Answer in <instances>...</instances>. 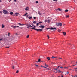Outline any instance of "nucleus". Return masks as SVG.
<instances>
[{"label":"nucleus","mask_w":77,"mask_h":77,"mask_svg":"<svg viewBox=\"0 0 77 77\" xmlns=\"http://www.w3.org/2000/svg\"><path fill=\"white\" fill-rule=\"evenodd\" d=\"M14 0L15 2H17V1H16L17 0Z\"/></svg>","instance_id":"nucleus-43"},{"label":"nucleus","mask_w":77,"mask_h":77,"mask_svg":"<svg viewBox=\"0 0 77 77\" xmlns=\"http://www.w3.org/2000/svg\"><path fill=\"white\" fill-rule=\"evenodd\" d=\"M47 36L48 37H49V36H48V35H47Z\"/></svg>","instance_id":"nucleus-60"},{"label":"nucleus","mask_w":77,"mask_h":77,"mask_svg":"<svg viewBox=\"0 0 77 77\" xmlns=\"http://www.w3.org/2000/svg\"><path fill=\"white\" fill-rule=\"evenodd\" d=\"M55 69L54 68V69Z\"/></svg>","instance_id":"nucleus-64"},{"label":"nucleus","mask_w":77,"mask_h":77,"mask_svg":"<svg viewBox=\"0 0 77 77\" xmlns=\"http://www.w3.org/2000/svg\"><path fill=\"white\" fill-rule=\"evenodd\" d=\"M19 70H17L16 72L18 74V72H19Z\"/></svg>","instance_id":"nucleus-24"},{"label":"nucleus","mask_w":77,"mask_h":77,"mask_svg":"<svg viewBox=\"0 0 77 77\" xmlns=\"http://www.w3.org/2000/svg\"><path fill=\"white\" fill-rule=\"evenodd\" d=\"M63 33L64 36H65V35H66V32H63Z\"/></svg>","instance_id":"nucleus-10"},{"label":"nucleus","mask_w":77,"mask_h":77,"mask_svg":"<svg viewBox=\"0 0 77 77\" xmlns=\"http://www.w3.org/2000/svg\"><path fill=\"white\" fill-rule=\"evenodd\" d=\"M47 21H48V23H50V19H48Z\"/></svg>","instance_id":"nucleus-17"},{"label":"nucleus","mask_w":77,"mask_h":77,"mask_svg":"<svg viewBox=\"0 0 77 77\" xmlns=\"http://www.w3.org/2000/svg\"><path fill=\"white\" fill-rule=\"evenodd\" d=\"M56 11H58V9H57L56 10Z\"/></svg>","instance_id":"nucleus-57"},{"label":"nucleus","mask_w":77,"mask_h":77,"mask_svg":"<svg viewBox=\"0 0 77 77\" xmlns=\"http://www.w3.org/2000/svg\"><path fill=\"white\" fill-rule=\"evenodd\" d=\"M10 15H13V14H14V13L12 12H10Z\"/></svg>","instance_id":"nucleus-9"},{"label":"nucleus","mask_w":77,"mask_h":77,"mask_svg":"<svg viewBox=\"0 0 77 77\" xmlns=\"http://www.w3.org/2000/svg\"><path fill=\"white\" fill-rule=\"evenodd\" d=\"M36 23H37V22L36 21H34L33 22V24H36Z\"/></svg>","instance_id":"nucleus-20"},{"label":"nucleus","mask_w":77,"mask_h":77,"mask_svg":"<svg viewBox=\"0 0 77 77\" xmlns=\"http://www.w3.org/2000/svg\"><path fill=\"white\" fill-rule=\"evenodd\" d=\"M58 71H59V72H61V71H60V70H58Z\"/></svg>","instance_id":"nucleus-41"},{"label":"nucleus","mask_w":77,"mask_h":77,"mask_svg":"<svg viewBox=\"0 0 77 77\" xmlns=\"http://www.w3.org/2000/svg\"><path fill=\"white\" fill-rule=\"evenodd\" d=\"M5 36H8V35L7 34H5Z\"/></svg>","instance_id":"nucleus-54"},{"label":"nucleus","mask_w":77,"mask_h":77,"mask_svg":"<svg viewBox=\"0 0 77 77\" xmlns=\"http://www.w3.org/2000/svg\"><path fill=\"white\" fill-rule=\"evenodd\" d=\"M47 59H48V60H50V57H47L46 58Z\"/></svg>","instance_id":"nucleus-8"},{"label":"nucleus","mask_w":77,"mask_h":77,"mask_svg":"<svg viewBox=\"0 0 77 77\" xmlns=\"http://www.w3.org/2000/svg\"><path fill=\"white\" fill-rule=\"evenodd\" d=\"M68 67H64V68H66V69H68Z\"/></svg>","instance_id":"nucleus-35"},{"label":"nucleus","mask_w":77,"mask_h":77,"mask_svg":"<svg viewBox=\"0 0 77 77\" xmlns=\"http://www.w3.org/2000/svg\"><path fill=\"white\" fill-rule=\"evenodd\" d=\"M18 24H19V25H20V26H24V24H22L20 23H18Z\"/></svg>","instance_id":"nucleus-16"},{"label":"nucleus","mask_w":77,"mask_h":77,"mask_svg":"<svg viewBox=\"0 0 77 77\" xmlns=\"http://www.w3.org/2000/svg\"><path fill=\"white\" fill-rule=\"evenodd\" d=\"M45 23H46V22H47V20H45Z\"/></svg>","instance_id":"nucleus-40"},{"label":"nucleus","mask_w":77,"mask_h":77,"mask_svg":"<svg viewBox=\"0 0 77 77\" xmlns=\"http://www.w3.org/2000/svg\"><path fill=\"white\" fill-rule=\"evenodd\" d=\"M55 70L57 71V69H55Z\"/></svg>","instance_id":"nucleus-47"},{"label":"nucleus","mask_w":77,"mask_h":77,"mask_svg":"<svg viewBox=\"0 0 77 77\" xmlns=\"http://www.w3.org/2000/svg\"><path fill=\"white\" fill-rule=\"evenodd\" d=\"M57 26H60H60H62V23H58L56 24Z\"/></svg>","instance_id":"nucleus-5"},{"label":"nucleus","mask_w":77,"mask_h":77,"mask_svg":"<svg viewBox=\"0 0 77 77\" xmlns=\"http://www.w3.org/2000/svg\"><path fill=\"white\" fill-rule=\"evenodd\" d=\"M45 66H46V67H48V65H46V63H45Z\"/></svg>","instance_id":"nucleus-28"},{"label":"nucleus","mask_w":77,"mask_h":77,"mask_svg":"<svg viewBox=\"0 0 77 77\" xmlns=\"http://www.w3.org/2000/svg\"><path fill=\"white\" fill-rule=\"evenodd\" d=\"M41 61V59H39L38 60V62H40Z\"/></svg>","instance_id":"nucleus-27"},{"label":"nucleus","mask_w":77,"mask_h":77,"mask_svg":"<svg viewBox=\"0 0 77 77\" xmlns=\"http://www.w3.org/2000/svg\"><path fill=\"white\" fill-rule=\"evenodd\" d=\"M49 38H50L49 37H48V39H49Z\"/></svg>","instance_id":"nucleus-56"},{"label":"nucleus","mask_w":77,"mask_h":77,"mask_svg":"<svg viewBox=\"0 0 77 77\" xmlns=\"http://www.w3.org/2000/svg\"><path fill=\"white\" fill-rule=\"evenodd\" d=\"M2 28H4L5 27V26H4V25L3 24H2Z\"/></svg>","instance_id":"nucleus-18"},{"label":"nucleus","mask_w":77,"mask_h":77,"mask_svg":"<svg viewBox=\"0 0 77 77\" xmlns=\"http://www.w3.org/2000/svg\"><path fill=\"white\" fill-rule=\"evenodd\" d=\"M35 3H38V1H36L35 2Z\"/></svg>","instance_id":"nucleus-33"},{"label":"nucleus","mask_w":77,"mask_h":77,"mask_svg":"<svg viewBox=\"0 0 77 77\" xmlns=\"http://www.w3.org/2000/svg\"><path fill=\"white\" fill-rule=\"evenodd\" d=\"M36 27V26H34L33 28H32V29H34L35 30H36V31H37V32H38L39 31H40V32H41L42 30V29H35V28Z\"/></svg>","instance_id":"nucleus-1"},{"label":"nucleus","mask_w":77,"mask_h":77,"mask_svg":"<svg viewBox=\"0 0 77 77\" xmlns=\"http://www.w3.org/2000/svg\"><path fill=\"white\" fill-rule=\"evenodd\" d=\"M27 28H28V29H30V28L29 27H33V26H31L30 25V24H27Z\"/></svg>","instance_id":"nucleus-4"},{"label":"nucleus","mask_w":77,"mask_h":77,"mask_svg":"<svg viewBox=\"0 0 77 77\" xmlns=\"http://www.w3.org/2000/svg\"><path fill=\"white\" fill-rule=\"evenodd\" d=\"M39 27L41 28L42 29H44V27H45V26L43 25H41Z\"/></svg>","instance_id":"nucleus-6"},{"label":"nucleus","mask_w":77,"mask_h":77,"mask_svg":"<svg viewBox=\"0 0 77 77\" xmlns=\"http://www.w3.org/2000/svg\"><path fill=\"white\" fill-rule=\"evenodd\" d=\"M41 67H42V68L44 67V66H42V65H41Z\"/></svg>","instance_id":"nucleus-46"},{"label":"nucleus","mask_w":77,"mask_h":77,"mask_svg":"<svg viewBox=\"0 0 77 77\" xmlns=\"http://www.w3.org/2000/svg\"><path fill=\"white\" fill-rule=\"evenodd\" d=\"M54 2H55L56 1V2H57V0H53Z\"/></svg>","instance_id":"nucleus-37"},{"label":"nucleus","mask_w":77,"mask_h":77,"mask_svg":"<svg viewBox=\"0 0 77 77\" xmlns=\"http://www.w3.org/2000/svg\"><path fill=\"white\" fill-rule=\"evenodd\" d=\"M29 35H28L26 37V38H29Z\"/></svg>","instance_id":"nucleus-36"},{"label":"nucleus","mask_w":77,"mask_h":77,"mask_svg":"<svg viewBox=\"0 0 77 77\" xmlns=\"http://www.w3.org/2000/svg\"><path fill=\"white\" fill-rule=\"evenodd\" d=\"M2 2V0H0V2Z\"/></svg>","instance_id":"nucleus-62"},{"label":"nucleus","mask_w":77,"mask_h":77,"mask_svg":"<svg viewBox=\"0 0 77 77\" xmlns=\"http://www.w3.org/2000/svg\"><path fill=\"white\" fill-rule=\"evenodd\" d=\"M66 18H69V15H67L66 16Z\"/></svg>","instance_id":"nucleus-13"},{"label":"nucleus","mask_w":77,"mask_h":77,"mask_svg":"<svg viewBox=\"0 0 77 77\" xmlns=\"http://www.w3.org/2000/svg\"><path fill=\"white\" fill-rule=\"evenodd\" d=\"M6 48H9V46L8 47H6Z\"/></svg>","instance_id":"nucleus-48"},{"label":"nucleus","mask_w":77,"mask_h":77,"mask_svg":"<svg viewBox=\"0 0 77 77\" xmlns=\"http://www.w3.org/2000/svg\"><path fill=\"white\" fill-rule=\"evenodd\" d=\"M39 23H37V24H36V26H38V25H39Z\"/></svg>","instance_id":"nucleus-32"},{"label":"nucleus","mask_w":77,"mask_h":77,"mask_svg":"<svg viewBox=\"0 0 77 77\" xmlns=\"http://www.w3.org/2000/svg\"><path fill=\"white\" fill-rule=\"evenodd\" d=\"M65 12H68V10L66 9L65 11Z\"/></svg>","instance_id":"nucleus-19"},{"label":"nucleus","mask_w":77,"mask_h":77,"mask_svg":"<svg viewBox=\"0 0 77 77\" xmlns=\"http://www.w3.org/2000/svg\"><path fill=\"white\" fill-rule=\"evenodd\" d=\"M13 28L14 29H15L16 28H17L18 27H19V26H13Z\"/></svg>","instance_id":"nucleus-7"},{"label":"nucleus","mask_w":77,"mask_h":77,"mask_svg":"<svg viewBox=\"0 0 77 77\" xmlns=\"http://www.w3.org/2000/svg\"><path fill=\"white\" fill-rule=\"evenodd\" d=\"M38 14L40 15H41V13H40V11H38Z\"/></svg>","instance_id":"nucleus-15"},{"label":"nucleus","mask_w":77,"mask_h":77,"mask_svg":"<svg viewBox=\"0 0 77 77\" xmlns=\"http://www.w3.org/2000/svg\"><path fill=\"white\" fill-rule=\"evenodd\" d=\"M26 17H27V18H29V17H29V15H27Z\"/></svg>","instance_id":"nucleus-39"},{"label":"nucleus","mask_w":77,"mask_h":77,"mask_svg":"<svg viewBox=\"0 0 77 77\" xmlns=\"http://www.w3.org/2000/svg\"><path fill=\"white\" fill-rule=\"evenodd\" d=\"M35 66H38V65H36V64H35Z\"/></svg>","instance_id":"nucleus-44"},{"label":"nucleus","mask_w":77,"mask_h":77,"mask_svg":"<svg viewBox=\"0 0 77 77\" xmlns=\"http://www.w3.org/2000/svg\"><path fill=\"white\" fill-rule=\"evenodd\" d=\"M67 74H69V72H67Z\"/></svg>","instance_id":"nucleus-50"},{"label":"nucleus","mask_w":77,"mask_h":77,"mask_svg":"<svg viewBox=\"0 0 77 77\" xmlns=\"http://www.w3.org/2000/svg\"><path fill=\"white\" fill-rule=\"evenodd\" d=\"M46 29L47 30H48V29H51V30H53V31H55V30L57 29L56 27H55V28L51 27V28H47Z\"/></svg>","instance_id":"nucleus-2"},{"label":"nucleus","mask_w":77,"mask_h":77,"mask_svg":"<svg viewBox=\"0 0 77 77\" xmlns=\"http://www.w3.org/2000/svg\"><path fill=\"white\" fill-rule=\"evenodd\" d=\"M9 39H10V41H12V39H13V38H10Z\"/></svg>","instance_id":"nucleus-26"},{"label":"nucleus","mask_w":77,"mask_h":77,"mask_svg":"<svg viewBox=\"0 0 77 77\" xmlns=\"http://www.w3.org/2000/svg\"><path fill=\"white\" fill-rule=\"evenodd\" d=\"M3 13H4V14H9V12L6 10H3Z\"/></svg>","instance_id":"nucleus-3"},{"label":"nucleus","mask_w":77,"mask_h":77,"mask_svg":"<svg viewBox=\"0 0 77 77\" xmlns=\"http://www.w3.org/2000/svg\"><path fill=\"white\" fill-rule=\"evenodd\" d=\"M25 10L26 11H28V10H29V8H28V7H26V8H25Z\"/></svg>","instance_id":"nucleus-14"},{"label":"nucleus","mask_w":77,"mask_h":77,"mask_svg":"<svg viewBox=\"0 0 77 77\" xmlns=\"http://www.w3.org/2000/svg\"><path fill=\"white\" fill-rule=\"evenodd\" d=\"M0 13L1 14H2V12L1 11H0Z\"/></svg>","instance_id":"nucleus-53"},{"label":"nucleus","mask_w":77,"mask_h":77,"mask_svg":"<svg viewBox=\"0 0 77 77\" xmlns=\"http://www.w3.org/2000/svg\"><path fill=\"white\" fill-rule=\"evenodd\" d=\"M27 14H28V13H26L24 15H23V16H26Z\"/></svg>","instance_id":"nucleus-21"},{"label":"nucleus","mask_w":77,"mask_h":77,"mask_svg":"<svg viewBox=\"0 0 77 77\" xmlns=\"http://www.w3.org/2000/svg\"><path fill=\"white\" fill-rule=\"evenodd\" d=\"M59 67H60V66H58L57 67V69H58V68H59Z\"/></svg>","instance_id":"nucleus-45"},{"label":"nucleus","mask_w":77,"mask_h":77,"mask_svg":"<svg viewBox=\"0 0 77 77\" xmlns=\"http://www.w3.org/2000/svg\"><path fill=\"white\" fill-rule=\"evenodd\" d=\"M2 39H0V41H2Z\"/></svg>","instance_id":"nucleus-55"},{"label":"nucleus","mask_w":77,"mask_h":77,"mask_svg":"<svg viewBox=\"0 0 77 77\" xmlns=\"http://www.w3.org/2000/svg\"><path fill=\"white\" fill-rule=\"evenodd\" d=\"M75 71H77V68H76L75 69Z\"/></svg>","instance_id":"nucleus-42"},{"label":"nucleus","mask_w":77,"mask_h":77,"mask_svg":"<svg viewBox=\"0 0 77 77\" xmlns=\"http://www.w3.org/2000/svg\"><path fill=\"white\" fill-rule=\"evenodd\" d=\"M28 18H29V20H31V19L32 18V17L31 16L30 17Z\"/></svg>","instance_id":"nucleus-23"},{"label":"nucleus","mask_w":77,"mask_h":77,"mask_svg":"<svg viewBox=\"0 0 77 77\" xmlns=\"http://www.w3.org/2000/svg\"><path fill=\"white\" fill-rule=\"evenodd\" d=\"M60 68H63V67H60Z\"/></svg>","instance_id":"nucleus-52"},{"label":"nucleus","mask_w":77,"mask_h":77,"mask_svg":"<svg viewBox=\"0 0 77 77\" xmlns=\"http://www.w3.org/2000/svg\"><path fill=\"white\" fill-rule=\"evenodd\" d=\"M13 69H15V67L14 66L12 67Z\"/></svg>","instance_id":"nucleus-30"},{"label":"nucleus","mask_w":77,"mask_h":77,"mask_svg":"<svg viewBox=\"0 0 77 77\" xmlns=\"http://www.w3.org/2000/svg\"><path fill=\"white\" fill-rule=\"evenodd\" d=\"M60 73L62 74L63 73V72H62V71H61V72H60Z\"/></svg>","instance_id":"nucleus-34"},{"label":"nucleus","mask_w":77,"mask_h":77,"mask_svg":"<svg viewBox=\"0 0 77 77\" xmlns=\"http://www.w3.org/2000/svg\"><path fill=\"white\" fill-rule=\"evenodd\" d=\"M76 66L75 65H73V66Z\"/></svg>","instance_id":"nucleus-58"},{"label":"nucleus","mask_w":77,"mask_h":77,"mask_svg":"<svg viewBox=\"0 0 77 77\" xmlns=\"http://www.w3.org/2000/svg\"><path fill=\"white\" fill-rule=\"evenodd\" d=\"M61 30H60V29H59L58 30V32H60Z\"/></svg>","instance_id":"nucleus-22"},{"label":"nucleus","mask_w":77,"mask_h":77,"mask_svg":"<svg viewBox=\"0 0 77 77\" xmlns=\"http://www.w3.org/2000/svg\"><path fill=\"white\" fill-rule=\"evenodd\" d=\"M39 24H41V23H42V22H39Z\"/></svg>","instance_id":"nucleus-31"},{"label":"nucleus","mask_w":77,"mask_h":77,"mask_svg":"<svg viewBox=\"0 0 77 77\" xmlns=\"http://www.w3.org/2000/svg\"><path fill=\"white\" fill-rule=\"evenodd\" d=\"M15 15H16V16H18V15H19V13H15Z\"/></svg>","instance_id":"nucleus-11"},{"label":"nucleus","mask_w":77,"mask_h":77,"mask_svg":"<svg viewBox=\"0 0 77 77\" xmlns=\"http://www.w3.org/2000/svg\"><path fill=\"white\" fill-rule=\"evenodd\" d=\"M56 72V73H57V72H58V71Z\"/></svg>","instance_id":"nucleus-61"},{"label":"nucleus","mask_w":77,"mask_h":77,"mask_svg":"<svg viewBox=\"0 0 77 77\" xmlns=\"http://www.w3.org/2000/svg\"><path fill=\"white\" fill-rule=\"evenodd\" d=\"M15 35H18V34H17V33H16V34H15Z\"/></svg>","instance_id":"nucleus-59"},{"label":"nucleus","mask_w":77,"mask_h":77,"mask_svg":"<svg viewBox=\"0 0 77 77\" xmlns=\"http://www.w3.org/2000/svg\"><path fill=\"white\" fill-rule=\"evenodd\" d=\"M33 18H34V19L35 20V19H36V17H33Z\"/></svg>","instance_id":"nucleus-38"},{"label":"nucleus","mask_w":77,"mask_h":77,"mask_svg":"<svg viewBox=\"0 0 77 77\" xmlns=\"http://www.w3.org/2000/svg\"><path fill=\"white\" fill-rule=\"evenodd\" d=\"M43 67L44 68H47L46 67H45L44 66H43Z\"/></svg>","instance_id":"nucleus-51"},{"label":"nucleus","mask_w":77,"mask_h":77,"mask_svg":"<svg viewBox=\"0 0 77 77\" xmlns=\"http://www.w3.org/2000/svg\"><path fill=\"white\" fill-rule=\"evenodd\" d=\"M58 9L59 11H61V12L62 11H63L62 9L60 8H58Z\"/></svg>","instance_id":"nucleus-12"},{"label":"nucleus","mask_w":77,"mask_h":77,"mask_svg":"<svg viewBox=\"0 0 77 77\" xmlns=\"http://www.w3.org/2000/svg\"><path fill=\"white\" fill-rule=\"evenodd\" d=\"M46 69H48V70H49V69H49V68H46Z\"/></svg>","instance_id":"nucleus-49"},{"label":"nucleus","mask_w":77,"mask_h":77,"mask_svg":"<svg viewBox=\"0 0 77 77\" xmlns=\"http://www.w3.org/2000/svg\"><path fill=\"white\" fill-rule=\"evenodd\" d=\"M10 33H8V36H10V35H10Z\"/></svg>","instance_id":"nucleus-29"},{"label":"nucleus","mask_w":77,"mask_h":77,"mask_svg":"<svg viewBox=\"0 0 77 77\" xmlns=\"http://www.w3.org/2000/svg\"><path fill=\"white\" fill-rule=\"evenodd\" d=\"M52 59H54V58H57V57H54V56H53L52 57Z\"/></svg>","instance_id":"nucleus-25"},{"label":"nucleus","mask_w":77,"mask_h":77,"mask_svg":"<svg viewBox=\"0 0 77 77\" xmlns=\"http://www.w3.org/2000/svg\"><path fill=\"white\" fill-rule=\"evenodd\" d=\"M59 59H62V58H59Z\"/></svg>","instance_id":"nucleus-63"}]
</instances>
